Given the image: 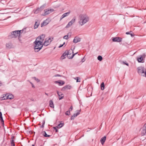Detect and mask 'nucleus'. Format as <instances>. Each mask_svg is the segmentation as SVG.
I'll return each mask as SVG.
<instances>
[{"label": "nucleus", "instance_id": "nucleus-1", "mask_svg": "<svg viewBox=\"0 0 146 146\" xmlns=\"http://www.w3.org/2000/svg\"><path fill=\"white\" fill-rule=\"evenodd\" d=\"M89 20V17L86 14L81 15L79 16L78 23L81 26H83Z\"/></svg>", "mask_w": 146, "mask_h": 146}, {"label": "nucleus", "instance_id": "nucleus-2", "mask_svg": "<svg viewBox=\"0 0 146 146\" xmlns=\"http://www.w3.org/2000/svg\"><path fill=\"white\" fill-rule=\"evenodd\" d=\"M24 32V33L26 32V28H25L22 30L20 31H15L12 32L11 34L9 36V38H12L14 37H16L20 35V34Z\"/></svg>", "mask_w": 146, "mask_h": 146}, {"label": "nucleus", "instance_id": "nucleus-3", "mask_svg": "<svg viewBox=\"0 0 146 146\" xmlns=\"http://www.w3.org/2000/svg\"><path fill=\"white\" fill-rule=\"evenodd\" d=\"M34 43L35 44L34 49L35 52H38L42 48L43 45L39 42L38 41L35 40Z\"/></svg>", "mask_w": 146, "mask_h": 146}, {"label": "nucleus", "instance_id": "nucleus-4", "mask_svg": "<svg viewBox=\"0 0 146 146\" xmlns=\"http://www.w3.org/2000/svg\"><path fill=\"white\" fill-rule=\"evenodd\" d=\"M137 72L139 75L146 77V69L143 66H140L137 68Z\"/></svg>", "mask_w": 146, "mask_h": 146}, {"label": "nucleus", "instance_id": "nucleus-5", "mask_svg": "<svg viewBox=\"0 0 146 146\" xmlns=\"http://www.w3.org/2000/svg\"><path fill=\"white\" fill-rule=\"evenodd\" d=\"M146 56V54L145 53H143L142 55H139L137 57V60L138 62L141 63L144 62Z\"/></svg>", "mask_w": 146, "mask_h": 146}, {"label": "nucleus", "instance_id": "nucleus-6", "mask_svg": "<svg viewBox=\"0 0 146 146\" xmlns=\"http://www.w3.org/2000/svg\"><path fill=\"white\" fill-rule=\"evenodd\" d=\"M53 38L49 37L45 39L44 42L43 43V45L47 46L53 40Z\"/></svg>", "mask_w": 146, "mask_h": 146}, {"label": "nucleus", "instance_id": "nucleus-7", "mask_svg": "<svg viewBox=\"0 0 146 146\" xmlns=\"http://www.w3.org/2000/svg\"><path fill=\"white\" fill-rule=\"evenodd\" d=\"M46 6V4H44L41 6L40 8H38L36 10H34V13L35 14H37L42 11L44 8Z\"/></svg>", "mask_w": 146, "mask_h": 146}, {"label": "nucleus", "instance_id": "nucleus-8", "mask_svg": "<svg viewBox=\"0 0 146 146\" xmlns=\"http://www.w3.org/2000/svg\"><path fill=\"white\" fill-rule=\"evenodd\" d=\"M45 35H42L41 36H39L36 39V40L39 41V42L42 44H43V41L44 40L45 38Z\"/></svg>", "mask_w": 146, "mask_h": 146}, {"label": "nucleus", "instance_id": "nucleus-9", "mask_svg": "<svg viewBox=\"0 0 146 146\" xmlns=\"http://www.w3.org/2000/svg\"><path fill=\"white\" fill-rule=\"evenodd\" d=\"M140 130L142 135H146V123L144 125L143 127L141 128Z\"/></svg>", "mask_w": 146, "mask_h": 146}, {"label": "nucleus", "instance_id": "nucleus-10", "mask_svg": "<svg viewBox=\"0 0 146 146\" xmlns=\"http://www.w3.org/2000/svg\"><path fill=\"white\" fill-rule=\"evenodd\" d=\"M112 40L114 42H120L122 41V38L120 37H117L113 38Z\"/></svg>", "mask_w": 146, "mask_h": 146}, {"label": "nucleus", "instance_id": "nucleus-11", "mask_svg": "<svg viewBox=\"0 0 146 146\" xmlns=\"http://www.w3.org/2000/svg\"><path fill=\"white\" fill-rule=\"evenodd\" d=\"M44 13L43 15L45 16L48 15L53 12L54 11L53 9H45L44 10Z\"/></svg>", "mask_w": 146, "mask_h": 146}, {"label": "nucleus", "instance_id": "nucleus-12", "mask_svg": "<svg viewBox=\"0 0 146 146\" xmlns=\"http://www.w3.org/2000/svg\"><path fill=\"white\" fill-rule=\"evenodd\" d=\"M76 19L75 18L73 19L70 22H69L68 24L66 26V28H68L71 26L72 24L74 23Z\"/></svg>", "mask_w": 146, "mask_h": 146}, {"label": "nucleus", "instance_id": "nucleus-13", "mask_svg": "<svg viewBox=\"0 0 146 146\" xmlns=\"http://www.w3.org/2000/svg\"><path fill=\"white\" fill-rule=\"evenodd\" d=\"M81 39L78 36H76L74 37L73 40V42L76 43L80 41Z\"/></svg>", "mask_w": 146, "mask_h": 146}, {"label": "nucleus", "instance_id": "nucleus-14", "mask_svg": "<svg viewBox=\"0 0 146 146\" xmlns=\"http://www.w3.org/2000/svg\"><path fill=\"white\" fill-rule=\"evenodd\" d=\"M57 93L59 96V100H61L63 98L64 96L62 92H59L58 91H57Z\"/></svg>", "mask_w": 146, "mask_h": 146}, {"label": "nucleus", "instance_id": "nucleus-15", "mask_svg": "<svg viewBox=\"0 0 146 146\" xmlns=\"http://www.w3.org/2000/svg\"><path fill=\"white\" fill-rule=\"evenodd\" d=\"M54 82L55 83H58V85L60 86H62L65 83L62 80L56 81H55Z\"/></svg>", "mask_w": 146, "mask_h": 146}, {"label": "nucleus", "instance_id": "nucleus-16", "mask_svg": "<svg viewBox=\"0 0 146 146\" xmlns=\"http://www.w3.org/2000/svg\"><path fill=\"white\" fill-rule=\"evenodd\" d=\"M106 136L102 137L100 139V142L102 145H103L106 139Z\"/></svg>", "mask_w": 146, "mask_h": 146}, {"label": "nucleus", "instance_id": "nucleus-17", "mask_svg": "<svg viewBox=\"0 0 146 146\" xmlns=\"http://www.w3.org/2000/svg\"><path fill=\"white\" fill-rule=\"evenodd\" d=\"M6 47L8 49H10L12 48V45L11 42L7 43L6 45Z\"/></svg>", "mask_w": 146, "mask_h": 146}, {"label": "nucleus", "instance_id": "nucleus-18", "mask_svg": "<svg viewBox=\"0 0 146 146\" xmlns=\"http://www.w3.org/2000/svg\"><path fill=\"white\" fill-rule=\"evenodd\" d=\"M7 94H3V95L2 96L1 98H0V99L1 100H5L7 99Z\"/></svg>", "mask_w": 146, "mask_h": 146}, {"label": "nucleus", "instance_id": "nucleus-19", "mask_svg": "<svg viewBox=\"0 0 146 146\" xmlns=\"http://www.w3.org/2000/svg\"><path fill=\"white\" fill-rule=\"evenodd\" d=\"M7 99H12L13 98V96L11 94H7Z\"/></svg>", "mask_w": 146, "mask_h": 146}, {"label": "nucleus", "instance_id": "nucleus-20", "mask_svg": "<svg viewBox=\"0 0 146 146\" xmlns=\"http://www.w3.org/2000/svg\"><path fill=\"white\" fill-rule=\"evenodd\" d=\"M49 106L52 108H54V107L53 102L52 100H50L49 101Z\"/></svg>", "mask_w": 146, "mask_h": 146}, {"label": "nucleus", "instance_id": "nucleus-21", "mask_svg": "<svg viewBox=\"0 0 146 146\" xmlns=\"http://www.w3.org/2000/svg\"><path fill=\"white\" fill-rule=\"evenodd\" d=\"M66 52L65 51L61 57V58L62 59H63L66 58V56H67Z\"/></svg>", "mask_w": 146, "mask_h": 146}, {"label": "nucleus", "instance_id": "nucleus-22", "mask_svg": "<svg viewBox=\"0 0 146 146\" xmlns=\"http://www.w3.org/2000/svg\"><path fill=\"white\" fill-rule=\"evenodd\" d=\"M39 25V23L36 22L34 25V29H36L37 28Z\"/></svg>", "mask_w": 146, "mask_h": 146}, {"label": "nucleus", "instance_id": "nucleus-23", "mask_svg": "<svg viewBox=\"0 0 146 146\" xmlns=\"http://www.w3.org/2000/svg\"><path fill=\"white\" fill-rule=\"evenodd\" d=\"M47 20H45L44 21L43 23L41 24V27H42L43 26H45L48 24V23L46 22Z\"/></svg>", "mask_w": 146, "mask_h": 146}, {"label": "nucleus", "instance_id": "nucleus-24", "mask_svg": "<svg viewBox=\"0 0 146 146\" xmlns=\"http://www.w3.org/2000/svg\"><path fill=\"white\" fill-rule=\"evenodd\" d=\"M0 120L1 122L3 123V124H4V121L2 117V114L1 112H0Z\"/></svg>", "mask_w": 146, "mask_h": 146}, {"label": "nucleus", "instance_id": "nucleus-25", "mask_svg": "<svg viewBox=\"0 0 146 146\" xmlns=\"http://www.w3.org/2000/svg\"><path fill=\"white\" fill-rule=\"evenodd\" d=\"M67 54H71L72 53H73V50L71 48L70 50H69L67 52H66Z\"/></svg>", "mask_w": 146, "mask_h": 146}, {"label": "nucleus", "instance_id": "nucleus-26", "mask_svg": "<svg viewBox=\"0 0 146 146\" xmlns=\"http://www.w3.org/2000/svg\"><path fill=\"white\" fill-rule=\"evenodd\" d=\"M76 112L77 113H75L73 115L75 117L80 114V110H77Z\"/></svg>", "mask_w": 146, "mask_h": 146}, {"label": "nucleus", "instance_id": "nucleus-27", "mask_svg": "<svg viewBox=\"0 0 146 146\" xmlns=\"http://www.w3.org/2000/svg\"><path fill=\"white\" fill-rule=\"evenodd\" d=\"M101 88L102 90H103L104 89V82H102L101 84Z\"/></svg>", "mask_w": 146, "mask_h": 146}, {"label": "nucleus", "instance_id": "nucleus-28", "mask_svg": "<svg viewBox=\"0 0 146 146\" xmlns=\"http://www.w3.org/2000/svg\"><path fill=\"white\" fill-rule=\"evenodd\" d=\"M42 135H43L45 137H49L50 136V135H48L45 131H44L42 132Z\"/></svg>", "mask_w": 146, "mask_h": 146}, {"label": "nucleus", "instance_id": "nucleus-29", "mask_svg": "<svg viewBox=\"0 0 146 146\" xmlns=\"http://www.w3.org/2000/svg\"><path fill=\"white\" fill-rule=\"evenodd\" d=\"M70 13V12L69 11V12L64 13V14H63L62 15H63V17H65L68 16V15H69Z\"/></svg>", "mask_w": 146, "mask_h": 146}, {"label": "nucleus", "instance_id": "nucleus-30", "mask_svg": "<svg viewBox=\"0 0 146 146\" xmlns=\"http://www.w3.org/2000/svg\"><path fill=\"white\" fill-rule=\"evenodd\" d=\"M71 87L70 86V85H67L66 86H65L63 88V89H70L71 88Z\"/></svg>", "mask_w": 146, "mask_h": 146}, {"label": "nucleus", "instance_id": "nucleus-31", "mask_svg": "<svg viewBox=\"0 0 146 146\" xmlns=\"http://www.w3.org/2000/svg\"><path fill=\"white\" fill-rule=\"evenodd\" d=\"M63 123H60L58 124L57 127L58 128H61L63 126Z\"/></svg>", "mask_w": 146, "mask_h": 146}, {"label": "nucleus", "instance_id": "nucleus-32", "mask_svg": "<svg viewBox=\"0 0 146 146\" xmlns=\"http://www.w3.org/2000/svg\"><path fill=\"white\" fill-rule=\"evenodd\" d=\"M102 57L101 56H99L97 57L98 60L100 61L102 60Z\"/></svg>", "mask_w": 146, "mask_h": 146}, {"label": "nucleus", "instance_id": "nucleus-33", "mask_svg": "<svg viewBox=\"0 0 146 146\" xmlns=\"http://www.w3.org/2000/svg\"><path fill=\"white\" fill-rule=\"evenodd\" d=\"M11 146H15V143L13 139L12 140H11Z\"/></svg>", "mask_w": 146, "mask_h": 146}, {"label": "nucleus", "instance_id": "nucleus-34", "mask_svg": "<svg viewBox=\"0 0 146 146\" xmlns=\"http://www.w3.org/2000/svg\"><path fill=\"white\" fill-rule=\"evenodd\" d=\"M68 35H65L63 37L64 39H65L66 40L68 39Z\"/></svg>", "mask_w": 146, "mask_h": 146}, {"label": "nucleus", "instance_id": "nucleus-35", "mask_svg": "<svg viewBox=\"0 0 146 146\" xmlns=\"http://www.w3.org/2000/svg\"><path fill=\"white\" fill-rule=\"evenodd\" d=\"M65 114L66 115H70V110L67 111H66Z\"/></svg>", "mask_w": 146, "mask_h": 146}, {"label": "nucleus", "instance_id": "nucleus-36", "mask_svg": "<svg viewBox=\"0 0 146 146\" xmlns=\"http://www.w3.org/2000/svg\"><path fill=\"white\" fill-rule=\"evenodd\" d=\"M74 79L76 80V82H80V80H79V77H76L74 78Z\"/></svg>", "mask_w": 146, "mask_h": 146}, {"label": "nucleus", "instance_id": "nucleus-37", "mask_svg": "<svg viewBox=\"0 0 146 146\" xmlns=\"http://www.w3.org/2000/svg\"><path fill=\"white\" fill-rule=\"evenodd\" d=\"M35 80H36L37 82H39L40 80L37 78H36L35 77H33V78Z\"/></svg>", "mask_w": 146, "mask_h": 146}, {"label": "nucleus", "instance_id": "nucleus-38", "mask_svg": "<svg viewBox=\"0 0 146 146\" xmlns=\"http://www.w3.org/2000/svg\"><path fill=\"white\" fill-rule=\"evenodd\" d=\"M71 55H72L71 54H68H68H67V57L69 59H72V58H69L70 57H71Z\"/></svg>", "mask_w": 146, "mask_h": 146}, {"label": "nucleus", "instance_id": "nucleus-39", "mask_svg": "<svg viewBox=\"0 0 146 146\" xmlns=\"http://www.w3.org/2000/svg\"><path fill=\"white\" fill-rule=\"evenodd\" d=\"M28 81H29L30 83L31 84V85L32 86V87L33 88H35V86L31 82L29 81L28 80Z\"/></svg>", "mask_w": 146, "mask_h": 146}, {"label": "nucleus", "instance_id": "nucleus-40", "mask_svg": "<svg viewBox=\"0 0 146 146\" xmlns=\"http://www.w3.org/2000/svg\"><path fill=\"white\" fill-rule=\"evenodd\" d=\"M78 53L77 52H76L74 54H73L72 55H71V57H70L69 58H73V57L75 55V54H76Z\"/></svg>", "mask_w": 146, "mask_h": 146}, {"label": "nucleus", "instance_id": "nucleus-41", "mask_svg": "<svg viewBox=\"0 0 146 146\" xmlns=\"http://www.w3.org/2000/svg\"><path fill=\"white\" fill-rule=\"evenodd\" d=\"M122 63L124 64H125L126 65H127V66H129V64L127 63V62H122Z\"/></svg>", "mask_w": 146, "mask_h": 146}, {"label": "nucleus", "instance_id": "nucleus-42", "mask_svg": "<svg viewBox=\"0 0 146 146\" xmlns=\"http://www.w3.org/2000/svg\"><path fill=\"white\" fill-rule=\"evenodd\" d=\"M75 117L73 115V116H72L71 117V120H73L74 119V118Z\"/></svg>", "mask_w": 146, "mask_h": 146}, {"label": "nucleus", "instance_id": "nucleus-43", "mask_svg": "<svg viewBox=\"0 0 146 146\" xmlns=\"http://www.w3.org/2000/svg\"><path fill=\"white\" fill-rule=\"evenodd\" d=\"M64 44H65V42H64L62 44L60 45L58 47L60 48V47H62Z\"/></svg>", "mask_w": 146, "mask_h": 146}, {"label": "nucleus", "instance_id": "nucleus-44", "mask_svg": "<svg viewBox=\"0 0 146 146\" xmlns=\"http://www.w3.org/2000/svg\"><path fill=\"white\" fill-rule=\"evenodd\" d=\"M72 109H73L72 106H71L70 107V108L69 109V110L70 111H72Z\"/></svg>", "mask_w": 146, "mask_h": 146}, {"label": "nucleus", "instance_id": "nucleus-45", "mask_svg": "<svg viewBox=\"0 0 146 146\" xmlns=\"http://www.w3.org/2000/svg\"><path fill=\"white\" fill-rule=\"evenodd\" d=\"M75 47V46H73L72 47L71 49L72 48V49L73 51V50H74Z\"/></svg>", "mask_w": 146, "mask_h": 146}, {"label": "nucleus", "instance_id": "nucleus-46", "mask_svg": "<svg viewBox=\"0 0 146 146\" xmlns=\"http://www.w3.org/2000/svg\"><path fill=\"white\" fill-rule=\"evenodd\" d=\"M54 129H55L56 131V132H58V129H57V128L56 127H54Z\"/></svg>", "mask_w": 146, "mask_h": 146}, {"label": "nucleus", "instance_id": "nucleus-47", "mask_svg": "<svg viewBox=\"0 0 146 146\" xmlns=\"http://www.w3.org/2000/svg\"><path fill=\"white\" fill-rule=\"evenodd\" d=\"M60 76H61V75H60L58 74H57L55 75L54 76L55 77Z\"/></svg>", "mask_w": 146, "mask_h": 146}, {"label": "nucleus", "instance_id": "nucleus-48", "mask_svg": "<svg viewBox=\"0 0 146 146\" xmlns=\"http://www.w3.org/2000/svg\"><path fill=\"white\" fill-rule=\"evenodd\" d=\"M131 32V31L130 32ZM130 32H127L126 33V34H127V35H130Z\"/></svg>", "mask_w": 146, "mask_h": 146}, {"label": "nucleus", "instance_id": "nucleus-49", "mask_svg": "<svg viewBox=\"0 0 146 146\" xmlns=\"http://www.w3.org/2000/svg\"><path fill=\"white\" fill-rule=\"evenodd\" d=\"M45 121L44 120H43L42 121V125H44V124H45Z\"/></svg>", "mask_w": 146, "mask_h": 146}, {"label": "nucleus", "instance_id": "nucleus-50", "mask_svg": "<svg viewBox=\"0 0 146 146\" xmlns=\"http://www.w3.org/2000/svg\"><path fill=\"white\" fill-rule=\"evenodd\" d=\"M85 61V60H84V58H83L82 60L81 61L82 62H84Z\"/></svg>", "mask_w": 146, "mask_h": 146}, {"label": "nucleus", "instance_id": "nucleus-51", "mask_svg": "<svg viewBox=\"0 0 146 146\" xmlns=\"http://www.w3.org/2000/svg\"><path fill=\"white\" fill-rule=\"evenodd\" d=\"M64 17H63V15L61 17V18H60V20L62 19L63 18H64Z\"/></svg>", "mask_w": 146, "mask_h": 146}, {"label": "nucleus", "instance_id": "nucleus-52", "mask_svg": "<svg viewBox=\"0 0 146 146\" xmlns=\"http://www.w3.org/2000/svg\"><path fill=\"white\" fill-rule=\"evenodd\" d=\"M44 127V125H41V127Z\"/></svg>", "mask_w": 146, "mask_h": 146}, {"label": "nucleus", "instance_id": "nucleus-53", "mask_svg": "<svg viewBox=\"0 0 146 146\" xmlns=\"http://www.w3.org/2000/svg\"><path fill=\"white\" fill-rule=\"evenodd\" d=\"M130 35H131V36H133V35L132 34L130 33Z\"/></svg>", "mask_w": 146, "mask_h": 146}, {"label": "nucleus", "instance_id": "nucleus-54", "mask_svg": "<svg viewBox=\"0 0 146 146\" xmlns=\"http://www.w3.org/2000/svg\"><path fill=\"white\" fill-rule=\"evenodd\" d=\"M45 94L47 95H48V94L46 93V92H45Z\"/></svg>", "mask_w": 146, "mask_h": 146}, {"label": "nucleus", "instance_id": "nucleus-55", "mask_svg": "<svg viewBox=\"0 0 146 146\" xmlns=\"http://www.w3.org/2000/svg\"><path fill=\"white\" fill-rule=\"evenodd\" d=\"M32 146H35L34 144H32Z\"/></svg>", "mask_w": 146, "mask_h": 146}, {"label": "nucleus", "instance_id": "nucleus-56", "mask_svg": "<svg viewBox=\"0 0 146 146\" xmlns=\"http://www.w3.org/2000/svg\"><path fill=\"white\" fill-rule=\"evenodd\" d=\"M1 85V83L0 82V86Z\"/></svg>", "mask_w": 146, "mask_h": 146}, {"label": "nucleus", "instance_id": "nucleus-57", "mask_svg": "<svg viewBox=\"0 0 146 146\" xmlns=\"http://www.w3.org/2000/svg\"><path fill=\"white\" fill-rule=\"evenodd\" d=\"M92 93H91V94L90 95V96H92Z\"/></svg>", "mask_w": 146, "mask_h": 146}, {"label": "nucleus", "instance_id": "nucleus-58", "mask_svg": "<svg viewBox=\"0 0 146 146\" xmlns=\"http://www.w3.org/2000/svg\"><path fill=\"white\" fill-rule=\"evenodd\" d=\"M90 93H90H90H89L88 92V94H90Z\"/></svg>", "mask_w": 146, "mask_h": 146}, {"label": "nucleus", "instance_id": "nucleus-59", "mask_svg": "<svg viewBox=\"0 0 146 146\" xmlns=\"http://www.w3.org/2000/svg\"><path fill=\"white\" fill-rule=\"evenodd\" d=\"M90 93H90H90H89L88 92V94H90Z\"/></svg>", "mask_w": 146, "mask_h": 146}, {"label": "nucleus", "instance_id": "nucleus-60", "mask_svg": "<svg viewBox=\"0 0 146 146\" xmlns=\"http://www.w3.org/2000/svg\"><path fill=\"white\" fill-rule=\"evenodd\" d=\"M89 131V130H88V131Z\"/></svg>", "mask_w": 146, "mask_h": 146}, {"label": "nucleus", "instance_id": "nucleus-61", "mask_svg": "<svg viewBox=\"0 0 146 146\" xmlns=\"http://www.w3.org/2000/svg\"><path fill=\"white\" fill-rule=\"evenodd\" d=\"M89 131V130H88V131Z\"/></svg>", "mask_w": 146, "mask_h": 146}]
</instances>
